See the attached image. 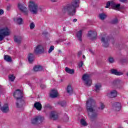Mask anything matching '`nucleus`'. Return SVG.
<instances>
[{"instance_id":"1","label":"nucleus","mask_w":128,"mask_h":128,"mask_svg":"<svg viewBox=\"0 0 128 128\" xmlns=\"http://www.w3.org/2000/svg\"><path fill=\"white\" fill-rule=\"evenodd\" d=\"M78 6H80V0H72L71 3L62 7V12H67L70 16H74L76 12V8Z\"/></svg>"},{"instance_id":"2","label":"nucleus","mask_w":128,"mask_h":128,"mask_svg":"<svg viewBox=\"0 0 128 128\" xmlns=\"http://www.w3.org/2000/svg\"><path fill=\"white\" fill-rule=\"evenodd\" d=\"M28 8L31 14H36L38 12H42V6H38V3L34 0H30L28 3Z\"/></svg>"},{"instance_id":"3","label":"nucleus","mask_w":128,"mask_h":128,"mask_svg":"<svg viewBox=\"0 0 128 128\" xmlns=\"http://www.w3.org/2000/svg\"><path fill=\"white\" fill-rule=\"evenodd\" d=\"M14 98L16 99V106L17 108H22L24 106L26 102L22 99V90H17L13 94Z\"/></svg>"},{"instance_id":"4","label":"nucleus","mask_w":128,"mask_h":128,"mask_svg":"<svg viewBox=\"0 0 128 128\" xmlns=\"http://www.w3.org/2000/svg\"><path fill=\"white\" fill-rule=\"evenodd\" d=\"M94 104V100L92 98H90L86 102L87 112L88 116L91 118H94L96 116Z\"/></svg>"},{"instance_id":"5","label":"nucleus","mask_w":128,"mask_h":128,"mask_svg":"<svg viewBox=\"0 0 128 128\" xmlns=\"http://www.w3.org/2000/svg\"><path fill=\"white\" fill-rule=\"evenodd\" d=\"M10 34V30L8 27H4L0 30V41L2 40L6 36Z\"/></svg>"},{"instance_id":"6","label":"nucleus","mask_w":128,"mask_h":128,"mask_svg":"<svg viewBox=\"0 0 128 128\" xmlns=\"http://www.w3.org/2000/svg\"><path fill=\"white\" fill-rule=\"evenodd\" d=\"M110 6H111L113 10H120V4H116L114 1L111 0L107 2L106 6H105V8H108Z\"/></svg>"},{"instance_id":"7","label":"nucleus","mask_w":128,"mask_h":128,"mask_svg":"<svg viewBox=\"0 0 128 128\" xmlns=\"http://www.w3.org/2000/svg\"><path fill=\"white\" fill-rule=\"evenodd\" d=\"M110 40V37L108 36L106 34L104 35L102 38L101 42L102 44V46H104V48H108V42Z\"/></svg>"},{"instance_id":"8","label":"nucleus","mask_w":128,"mask_h":128,"mask_svg":"<svg viewBox=\"0 0 128 128\" xmlns=\"http://www.w3.org/2000/svg\"><path fill=\"white\" fill-rule=\"evenodd\" d=\"M44 52V48L42 44H38L34 48V52L35 54H42Z\"/></svg>"},{"instance_id":"9","label":"nucleus","mask_w":128,"mask_h":128,"mask_svg":"<svg viewBox=\"0 0 128 128\" xmlns=\"http://www.w3.org/2000/svg\"><path fill=\"white\" fill-rule=\"evenodd\" d=\"M82 78L83 80L84 81V82H85L87 86H92V79H90V76L88 74H84L82 77Z\"/></svg>"},{"instance_id":"10","label":"nucleus","mask_w":128,"mask_h":128,"mask_svg":"<svg viewBox=\"0 0 128 128\" xmlns=\"http://www.w3.org/2000/svg\"><path fill=\"white\" fill-rule=\"evenodd\" d=\"M44 120V118L43 116H37L32 120V123L34 124H38V122L40 124V122H42Z\"/></svg>"},{"instance_id":"11","label":"nucleus","mask_w":128,"mask_h":128,"mask_svg":"<svg viewBox=\"0 0 128 128\" xmlns=\"http://www.w3.org/2000/svg\"><path fill=\"white\" fill-rule=\"evenodd\" d=\"M18 8L20 10L24 12V14H28V8L24 6V4H22L19 3L18 4Z\"/></svg>"},{"instance_id":"12","label":"nucleus","mask_w":128,"mask_h":128,"mask_svg":"<svg viewBox=\"0 0 128 128\" xmlns=\"http://www.w3.org/2000/svg\"><path fill=\"white\" fill-rule=\"evenodd\" d=\"M96 31H90L88 32V36L90 38V39L92 40L96 38Z\"/></svg>"},{"instance_id":"13","label":"nucleus","mask_w":128,"mask_h":128,"mask_svg":"<svg viewBox=\"0 0 128 128\" xmlns=\"http://www.w3.org/2000/svg\"><path fill=\"white\" fill-rule=\"evenodd\" d=\"M106 96L108 98H116L118 96V92L116 90H112L110 92L107 93Z\"/></svg>"},{"instance_id":"14","label":"nucleus","mask_w":128,"mask_h":128,"mask_svg":"<svg viewBox=\"0 0 128 128\" xmlns=\"http://www.w3.org/2000/svg\"><path fill=\"white\" fill-rule=\"evenodd\" d=\"M50 118L54 120H58V112L56 111H52L50 114Z\"/></svg>"},{"instance_id":"15","label":"nucleus","mask_w":128,"mask_h":128,"mask_svg":"<svg viewBox=\"0 0 128 128\" xmlns=\"http://www.w3.org/2000/svg\"><path fill=\"white\" fill-rule=\"evenodd\" d=\"M0 110L2 112H8V110H10L8 104H5L2 107H1Z\"/></svg>"},{"instance_id":"16","label":"nucleus","mask_w":128,"mask_h":128,"mask_svg":"<svg viewBox=\"0 0 128 128\" xmlns=\"http://www.w3.org/2000/svg\"><path fill=\"white\" fill-rule=\"evenodd\" d=\"M82 32H84V29H81L78 31L76 34L78 40L79 42H82Z\"/></svg>"},{"instance_id":"17","label":"nucleus","mask_w":128,"mask_h":128,"mask_svg":"<svg viewBox=\"0 0 128 128\" xmlns=\"http://www.w3.org/2000/svg\"><path fill=\"white\" fill-rule=\"evenodd\" d=\"M58 96V92L57 90H53L50 93V96L52 98H56Z\"/></svg>"},{"instance_id":"18","label":"nucleus","mask_w":128,"mask_h":128,"mask_svg":"<svg viewBox=\"0 0 128 128\" xmlns=\"http://www.w3.org/2000/svg\"><path fill=\"white\" fill-rule=\"evenodd\" d=\"M28 60L30 64H32L34 60V56L32 54H29L28 56Z\"/></svg>"},{"instance_id":"19","label":"nucleus","mask_w":128,"mask_h":128,"mask_svg":"<svg viewBox=\"0 0 128 128\" xmlns=\"http://www.w3.org/2000/svg\"><path fill=\"white\" fill-rule=\"evenodd\" d=\"M111 74H115L116 76H122V74H124L122 72H118V70L114 69L111 70Z\"/></svg>"},{"instance_id":"20","label":"nucleus","mask_w":128,"mask_h":128,"mask_svg":"<svg viewBox=\"0 0 128 128\" xmlns=\"http://www.w3.org/2000/svg\"><path fill=\"white\" fill-rule=\"evenodd\" d=\"M114 108L116 112H120L122 110V105L119 102H116Z\"/></svg>"},{"instance_id":"21","label":"nucleus","mask_w":128,"mask_h":128,"mask_svg":"<svg viewBox=\"0 0 128 128\" xmlns=\"http://www.w3.org/2000/svg\"><path fill=\"white\" fill-rule=\"evenodd\" d=\"M100 88H102V84H100V83H98L95 85L94 90L96 92H98L100 90Z\"/></svg>"},{"instance_id":"22","label":"nucleus","mask_w":128,"mask_h":128,"mask_svg":"<svg viewBox=\"0 0 128 128\" xmlns=\"http://www.w3.org/2000/svg\"><path fill=\"white\" fill-rule=\"evenodd\" d=\"M34 107L38 110H42V104L39 102H36L34 104Z\"/></svg>"},{"instance_id":"23","label":"nucleus","mask_w":128,"mask_h":128,"mask_svg":"<svg viewBox=\"0 0 128 128\" xmlns=\"http://www.w3.org/2000/svg\"><path fill=\"white\" fill-rule=\"evenodd\" d=\"M65 70L66 72L69 74H72L74 73V69H70L68 67L65 68Z\"/></svg>"},{"instance_id":"24","label":"nucleus","mask_w":128,"mask_h":128,"mask_svg":"<svg viewBox=\"0 0 128 128\" xmlns=\"http://www.w3.org/2000/svg\"><path fill=\"white\" fill-rule=\"evenodd\" d=\"M14 40L17 44H20L22 41V36H14Z\"/></svg>"},{"instance_id":"25","label":"nucleus","mask_w":128,"mask_h":128,"mask_svg":"<svg viewBox=\"0 0 128 128\" xmlns=\"http://www.w3.org/2000/svg\"><path fill=\"white\" fill-rule=\"evenodd\" d=\"M4 60L8 62H12V57L9 56L8 55H5L4 56Z\"/></svg>"},{"instance_id":"26","label":"nucleus","mask_w":128,"mask_h":128,"mask_svg":"<svg viewBox=\"0 0 128 128\" xmlns=\"http://www.w3.org/2000/svg\"><path fill=\"white\" fill-rule=\"evenodd\" d=\"M42 70V67L40 66H36L34 68V72H40V70Z\"/></svg>"},{"instance_id":"27","label":"nucleus","mask_w":128,"mask_h":128,"mask_svg":"<svg viewBox=\"0 0 128 128\" xmlns=\"http://www.w3.org/2000/svg\"><path fill=\"white\" fill-rule=\"evenodd\" d=\"M14 22H18V24H22V22H23L22 18H14Z\"/></svg>"},{"instance_id":"28","label":"nucleus","mask_w":128,"mask_h":128,"mask_svg":"<svg viewBox=\"0 0 128 128\" xmlns=\"http://www.w3.org/2000/svg\"><path fill=\"white\" fill-rule=\"evenodd\" d=\"M67 92L69 94H72V86H68L67 87Z\"/></svg>"},{"instance_id":"29","label":"nucleus","mask_w":128,"mask_h":128,"mask_svg":"<svg viewBox=\"0 0 128 128\" xmlns=\"http://www.w3.org/2000/svg\"><path fill=\"white\" fill-rule=\"evenodd\" d=\"M99 18L100 20H104L106 18V14L104 13H101L99 14Z\"/></svg>"},{"instance_id":"30","label":"nucleus","mask_w":128,"mask_h":128,"mask_svg":"<svg viewBox=\"0 0 128 128\" xmlns=\"http://www.w3.org/2000/svg\"><path fill=\"white\" fill-rule=\"evenodd\" d=\"M8 78L10 82H14V78H16V76L14 75L11 74L9 75Z\"/></svg>"},{"instance_id":"31","label":"nucleus","mask_w":128,"mask_h":128,"mask_svg":"<svg viewBox=\"0 0 128 128\" xmlns=\"http://www.w3.org/2000/svg\"><path fill=\"white\" fill-rule=\"evenodd\" d=\"M80 124L83 126H88V123H86V120L84 119H82L80 120Z\"/></svg>"},{"instance_id":"32","label":"nucleus","mask_w":128,"mask_h":128,"mask_svg":"<svg viewBox=\"0 0 128 128\" xmlns=\"http://www.w3.org/2000/svg\"><path fill=\"white\" fill-rule=\"evenodd\" d=\"M99 110H102L104 108V104L102 102L100 103V106L99 107Z\"/></svg>"},{"instance_id":"33","label":"nucleus","mask_w":128,"mask_h":128,"mask_svg":"<svg viewBox=\"0 0 128 128\" xmlns=\"http://www.w3.org/2000/svg\"><path fill=\"white\" fill-rule=\"evenodd\" d=\"M54 50V46H50L48 51V54H50V52H52Z\"/></svg>"},{"instance_id":"34","label":"nucleus","mask_w":128,"mask_h":128,"mask_svg":"<svg viewBox=\"0 0 128 128\" xmlns=\"http://www.w3.org/2000/svg\"><path fill=\"white\" fill-rule=\"evenodd\" d=\"M59 104H60L62 106H64L66 104V102L64 101L60 102H58Z\"/></svg>"},{"instance_id":"35","label":"nucleus","mask_w":128,"mask_h":128,"mask_svg":"<svg viewBox=\"0 0 128 128\" xmlns=\"http://www.w3.org/2000/svg\"><path fill=\"white\" fill-rule=\"evenodd\" d=\"M30 30H33V28H34V26H35L34 23L32 22L30 24Z\"/></svg>"},{"instance_id":"36","label":"nucleus","mask_w":128,"mask_h":128,"mask_svg":"<svg viewBox=\"0 0 128 128\" xmlns=\"http://www.w3.org/2000/svg\"><path fill=\"white\" fill-rule=\"evenodd\" d=\"M108 61L110 62L112 64V62H114V60L113 58L110 57L108 59Z\"/></svg>"},{"instance_id":"37","label":"nucleus","mask_w":128,"mask_h":128,"mask_svg":"<svg viewBox=\"0 0 128 128\" xmlns=\"http://www.w3.org/2000/svg\"><path fill=\"white\" fill-rule=\"evenodd\" d=\"M82 66H84V62L82 61H81L78 64V66H79V68H82Z\"/></svg>"},{"instance_id":"38","label":"nucleus","mask_w":128,"mask_h":128,"mask_svg":"<svg viewBox=\"0 0 128 128\" xmlns=\"http://www.w3.org/2000/svg\"><path fill=\"white\" fill-rule=\"evenodd\" d=\"M118 22V18H115L112 20V24H116Z\"/></svg>"},{"instance_id":"39","label":"nucleus","mask_w":128,"mask_h":128,"mask_svg":"<svg viewBox=\"0 0 128 128\" xmlns=\"http://www.w3.org/2000/svg\"><path fill=\"white\" fill-rule=\"evenodd\" d=\"M64 122H68V115H66L64 116Z\"/></svg>"},{"instance_id":"40","label":"nucleus","mask_w":128,"mask_h":128,"mask_svg":"<svg viewBox=\"0 0 128 128\" xmlns=\"http://www.w3.org/2000/svg\"><path fill=\"white\" fill-rule=\"evenodd\" d=\"M40 86L41 88H46V85L44 84H42Z\"/></svg>"},{"instance_id":"41","label":"nucleus","mask_w":128,"mask_h":128,"mask_svg":"<svg viewBox=\"0 0 128 128\" xmlns=\"http://www.w3.org/2000/svg\"><path fill=\"white\" fill-rule=\"evenodd\" d=\"M121 2H128V0H119Z\"/></svg>"},{"instance_id":"42","label":"nucleus","mask_w":128,"mask_h":128,"mask_svg":"<svg viewBox=\"0 0 128 128\" xmlns=\"http://www.w3.org/2000/svg\"><path fill=\"white\" fill-rule=\"evenodd\" d=\"M82 51H79L78 54V56H82Z\"/></svg>"},{"instance_id":"43","label":"nucleus","mask_w":128,"mask_h":128,"mask_svg":"<svg viewBox=\"0 0 128 128\" xmlns=\"http://www.w3.org/2000/svg\"><path fill=\"white\" fill-rule=\"evenodd\" d=\"M0 14H4V10H0Z\"/></svg>"},{"instance_id":"44","label":"nucleus","mask_w":128,"mask_h":128,"mask_svg":"<svg viewBox=\"0 0 128 128\" xmlns=\"http://www.w3.org/2000/svg\"><path fill=\"white\" fill-rule=\"evenodd\" d=\"M72 22H78V20H76V19H74V20H72Z\"/></svg>"},{"instance_id":"45","label":"nucleus","mask_w":128,"mask_h":128,"mask_svg":"<svg viewBox=\"0 0 128 128\" xmlns=\"http://www.w3.org/2000/svg\"><path fill=\"white\" fill-rule=\"evenodd\" d=\"M48 106H50V104H46L45 105V108H48Z\"/></svg>"},{"instance_id":"46","label":"nucleus","mask_w":128,"mask_h":128,"mask_svg":"<svg viewBox=\"0 0 128 128\" xmlns=\"http://www.w3.org/2000/svg\"><path fill=\"white\" fill-rule=\"evenodd\" d=\"M51 2H56V0H50Z\"/></svg>"},{"instance_id":"47","label":"nucleus","mask_w":128,"mask_h":128,"mask_svg":"<svg viewBox=\"0 0 128 128\" xmlns=\"http://www.w3.org/2000/svg\"><path fill=\"white\" fill-rule=\"evenodd\" d=\"M82 58H84V59L86 58V56H84H84H82Z\"/></svg>"},{"instance_id":"48","label":"nucleus","mask_w":128,"mask_h":128,"mask_svg":"<svg viewBox=\"0 0 128 128\" xmlns=\"http://www.w3.org/2000/svg\"><path fill=\"white\" fill-rule=\"evenodd\" d=\"M28 84H29V83H28Z\"/></svg>"}]
</instances>
